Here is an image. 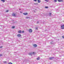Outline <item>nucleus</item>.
<instances>
[{
	"label": "nucleus",
	"instance_id": "obj_3",
	"mask_svg": "<svg viewBox=\"0 0 64 64\" xmlns=\"http://www.w3.org/2000/svg\"><path fill=\"white\" fill-rule=\"evenodd\" d=\"M28 31L30 33H31L32 32V30L31 29H30Z\"/></svg>",
	"mask_w": 64,
	"mask_h": 64
},
{
	"label": "nucleus",
	"instance_id": "obj_5",
	"mask_svg": "<svg viewBox=\"0 0 64 64\" xmlns=\"http://www.w3.org/2000/svg\"><path fill=\"white\" fill-rule=\"evenodd\" d=\"M17 36H18V37H21V35L20 34H18L17 35Z\"/></svg>",
	"mask_w": 64,
	"mask_h": 64
},
{
	"label": "nucleus",
	"instance_id": "obj_15",
	"mask_svg": "<svg viewBox=\"0 0 64 64\" xmlns=\"http://www.w3.org/2000/svg\"><path fill=\"white\" fill-rule=\"evenodd\" d=\"M24 31L23 30L22 31V33H24Z\"/></svg>",
	"mask_w": 64,
	"mask_h": 64
},
{
	"label": "nucleus",
	"instance_id": "obj_25",
	"mask_svg": "<svg viewBox=\"0 0 64 64\" xmlns=\"http://www.w3.org/2000/svg\"><path fill=\"white\" fill-rule=\"evenodd\" d=\"M8 10H7L6 11V12H8Z\"/></svg>",
	"mask_w": 64,
	"mask_h": 64
},
{
	"label": "nucleus",
	"instance_id": "obj_2",
	"mask_svg": "<svg viewBox=\"0 0 64 64\" xmlns=\"http://www.w3.org/2000/svg\"><path fill=\"white\" fill-rule=\"evenodd\" d=\"M12 16H14V17H15V16H16V14H15V13H13L12 14Z\"/></svg>",
	"mask_w": 64,
	"mask_h": 64
},
{
	"label": "nucleus",
	"instance_id": "obj_29",
	"mask_svg": "<svg viewBox=\"0 0 64 64\" xmlns=\"http://www.w3.org/2000/svg\"><path fill=\"white\" fill-rule=\"evenodd\" d=\"M38 23H39V22H37V24H38Z\"/></svg>",
	"mask_w": 64,
	"mask_h": 64
},
{
	"label": "nucleus",
	"instance_id": "obj_21",
	"mask_svg": "<svg viewBox=\"0 0 64 64\" xmlns=\"http://www.w3.org/2000/svg\"><path fill=\"white\" fill-rule=\"evenodd\" d=\"M36 30H38V28H36Z\"/></svg>",
	"mask_w": 64,
	"mask_h": 64
},
{
	"label": "nucleus",
	"instance_id": "obj_18",
	"mask_svg": "<svg viewBox=\"0 0 64 64\" xmlns=\"http://www.w3.org/2000/svg\"><path fill=\"white\" fill-rule=\"evenodd\" d=\"M62 37L64 39V36H62Z\"/></svg>",
	"mask_w": 64,
	"mask_h": 64
},
{
	"label": "nucleus",
	"instance_id": "obj_7",
	"mask_svg": "<svg viewBox=\"0 0 64 64\" xmlns=\"http://www.w3.org/2000/svg\"><path fill=\"white\" fill-rule=\"evenodd\" d=\"M54 58V57H52L50 58V60H52Z\"/></svg>",
	"mask_w": 64,
	"mask_h": 64
},
{
	"label": "nucleus",
	"instance_id": "obj_12",
	"mask_svg": "<svg viewBox=\"0 0 64 64\" xmlns=\"http://www.w3.org/2000/svg\"><path fill=\"white\" fill-rule=\"evenodd\" d=\"M1 1L3 2H5V0H1Z\"/></svg>",
	"mask_w": 64,
	"mask_h": 64
},
{
	"label": "nucleus",
	"instance_id": "obj_14",
	"mask_svg": "<svg viewBox=\"0 0 64 64\" xmlns=\"http://www.w3.org/2000/svg\"><path fill=\"white\" fill-rule=\"evenodd\" d=\"M8 64H12V63H11V62H9L8 63Z\"/></svg>",
	"mask_w": 64,
	"mask_h": 64
},
{
	"label": "nucleus",
	"instance_id": "obj_11",
	"mask_svg": "<svg viewBox=\"0 0 64 64\" xmlns=\"http://www.w3.org/2000/svg\"><path fill=\"white\" fill-rule=\"evenodd\" d=\"M38 3H40L41 2V0H38Z\"/></svg>",
	"mask_w": 64,
	"mask_h": 64
},
{
	"label": "nucleus",
	"instance_id": "obj_16",
	"mask_svg": "<svg viewBox=\"0 0 64 64\" xmlns=\"http://www.w3.org/2000/svg\"><path fill=\"white\" fill-rule=\"evenodd\" d=\"M29 55H32V53H29Z\"/></svg>",
	"mask_w": 64,
	"mask_h": 64
},
{
	"label": "nucleus",
	"instance_id": "obj_22",
	"mask_svg": "<svg viewBox=\"0 0 64 64\" xmlns=\"http://www.w3.org/2000/svg\"><path fill=\"white\" fill-rule=\"evenodd\" d=\"M35 53L34 52H32V54H35Z\"/></svg>",
	"mask_w": 64,
	"mask_h": 64
},
{
	"label": "nucleus",
	"instance_id": "obj_13",
	"mask_svg": "<svg viewBox=\"0 0 64 64\" xmlns=\"http://www.w3.org/2000/svg\"><path fill=\"white\" fill-rule=\"evenodd\" d=\"M46 1L48 2H49V0H45Z\"/></svg>",
	"mask_w": 64,
	"mask_h": 64
},
{
	"label": "nucleus",
	"instance_id": "obj_30",
	"mask_svg": "<svg viewBox=\"0 0 64 64\" xmlns=\"http://www.w3.org/2000/svg\"><path fill=\"white\" fill-rule=\"evenodd\" d=\"M4 63H6V62H4Z\"/></svg>",
	"mask_w": 64,
	"mask_h": 64
},
{
	"label": "nucleus",
	"instance_id": "obj_8",
	"mask_svg": "<svg viewBox=\"0 0 64 64\" xmlns=\"http://www.w3.org/2000/svg\"><path fill=\"white\" fill-rule=\"evenodd\" d=\"M23 14H24V15H27V14H28V13H26V14L24 13Z\"/></svg>",
	"mask_w": 64,
	"mask_h": 64
},
{
	"label": "nucleus",
	"instance_id": "obj_1",
	"mask_svg": "<svg viewBox=\"0 0 64 64\" xmlns=\"http://www.w3.org/2000/svg\"><path fill=\"white\" fill-rule=\"evenodd\" d=\"M61 28L62 29H64V25H62L61 26Z\"/></svg>",
	"mask_w": 64,
	"mask_h": 64
},
{
	"label": "nucleus",
	"instance_id": "obj_9",
	"mask_svg": "<svg viewBox=\"0 0 64 64\" xmlns=\"http://www.w3.org/2000/svg\"><path fill=\"white\" fill-rule=\"evenodd\" d=\"M18 32L19 33H21L22 32L20 30H18Z\"/></svg>",
	"mask_w": 64,
	"mask_h": 64
},
{
	"label": "nucleus",
	"instance_id": "obj_31",
	"mask_svg": "<svg viewBox=\"0 0 64 64\" xmlns=\"http://www.w3.org/2000/svg\"><path fill=\"white\" fill-rule=\"evenodd\" d=\"M50 15H51V14H51V13H50Z\"/></svg>",
	"mask_w": 64,
	"mask_h": 64
},
{
	"label": "nucleus",
	"instance_id": "obj_19",
	"mask_svg": "<svg viewBox=\"0 0 64 64\" xmlns=\"http://www.w3.org/2000/svg\"><path fill=\"white\" fill-rule=\"evenodd\" d=\"M15 28V26H12V28Z\"/></svg>",
	"mask_w": 64,
	"mask_h": 64
},
{
	"label": "nucleus",
	"instance_id": "obj_4",
	"mask_svg": "<svg viewBox=\"0 0 64 64\" xmlns=\"http://www.w3.org/2000/svg\"><path fill=\"white\" fill-rule=\"evenodd\" d=\"M58 2H63V0H58Z\"/></svg>",
	"mask_w": 64,
	"mask_h": 64
},
{
	"label": "nucleus",
	"instance_id": "obj_24",
	"mask_svg": "<svg viewBox=\"0 0 64 64\" xmlns=\"http://www.w3.org/2000/svg\"><path fill=\"white\" fill-rule=\"evenodd\" d=\"M29 18V17H26V18L27 19H28V18Z\"/></svg>",
	"mask_w": 64,
	"mask_h": 64
},
{
	"label": "nucleus",
	"instance_id": "obj_20",
	"mask_svg": "<svg viewBox=\"0 0 64 64\" xmlns=\"http://www.w3.org/2000/svg\"><path fill=\"white\" fill-rule=\"evenodd\" d=\"M2 47H3V46H0V48H2Z\"/></svg>",
	"mask_w": 64,
	"mask_h": 64
},
{
	"label": "nucleus",
	"instance_id": "obj_27",
	"mask_svg": "<svg viewBox=\"0 0 64 64\" xmlns=\"http://www.w3.org/2000/svg\"><path fill=\"white\" fill-rule=\"evenodd\" d=\"M2 56V55L1 54H0V56Z\"/></svg>",
	"mask_w": 64,
	"mask_h": 64
},
{
	"label": "nucleus",
	"instance_id": "obj_26",
	"mask_svg": "<svg viewBox=\"0 0 64 64\" xmlns=\"http://www.w3.org/2000/svg\"><path fill=\"white\" fill-rule=\"evenodd\" d=\"M20 13H22V11H21L20 12Z\"/></svg>",
	"mask_w": 64,
	"mask_h": 64
},
{
	"label": "nucleus",
	"instance_id": "obj_32",
	"mask_svg": "<svg viewBox=\"0 0 64 64\" xmlns=\"http://www.w3.org/2000/svg\"><path fill=\"white\" fill-rule=\"evenodd\" d=\"M20 10H21V9H20Z\"/></svg>",
	"mask_w": 64,
	"mask_h": 64
},
{
	"label": "nucleus",
	"instance_id": "obj_28",
	"mask_svg": "<svg viewBox=\"0 0 64 64\" xmlns=\"http://www.w3.org/2000/svg\"><path fill=\"white\" fill-rule=\"evenodd\" d=\"M34 1H35L36 2V1H37V0H34Z\"/></svg>",
	"mask_w": 64,
	"mask_h": 64
},
{
	"label": "nucleus",
	"instance_id": "obj_23",
	"mask_svg": "<svg viewBox=\"0 0 64 64\" xmlns=\"http://www.w3.org/2000/svg\"><path fill=\"white\" fill-rule=\"evenodd\" d=\"M54 2H57V0H54Z\"/></svg>",
	"mask_w": 64,
	"mask_h": 64
},
{
	"label": "nucleus",
	"instance_id": "obj_10",
	"mask_svg": "<svg viewBox=\"0 0 64 64\" xmlns=\"http://www.w3.org/2000/svg\"><path fill=\"white\" fill-rule=\"evenodd\" d=\"M37 60H39V59H40V57H38L36 59Z\"/></svg>",
	"mask_w": 64,
	"mask_h": 64
},
{
	"label": "nucleus",
	"instance_id": "obj_6",
	"mask_svg": "<svg viewBox=\"0 0 64 64\" xmlns=\"http://www.w3.org/2000/svg\"><path fill=\"white\" fill-rule=\"evenodd\" d=\"M33 46L34 47H37V45L36 44H34L33 45Z\"/></svg>",
	"mask_w": 64,
	"mask_h": 64
},
{
	"label": "nucleus",
	"instance_id": "obj_17",
	"mask_svg": "<svg viewBox=\"0 0 64 64\" xmlns=\"http://www.w3.org/2000/svg\"><path fill=\"white\" fill-rule=\"evenodd\" d=\"M45 8H48V6H46L45 7Z\"/></svg>",
	"mask_w": 64,
	"mask_h": 64
}]
</instances>
